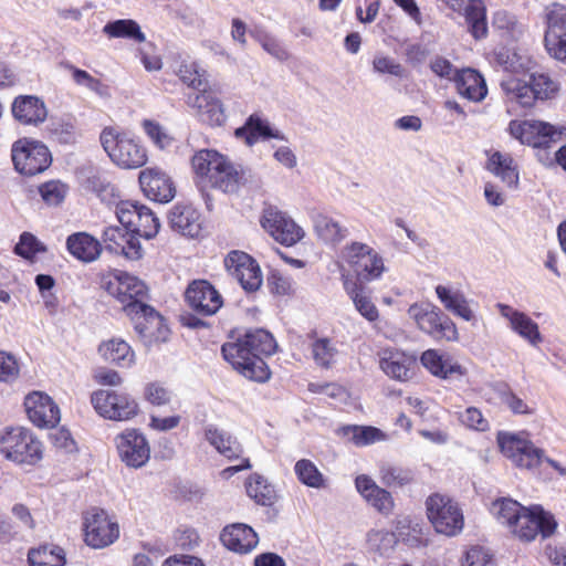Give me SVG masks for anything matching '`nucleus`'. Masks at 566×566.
Wrapping results in <instances>:
<instances>
[{
	"label": "nucleus",
	"instance_id": "nucleus-16",
	"mask_svg": "<svg viewBox=\"0 0 566 566\" xmlns=\"http://www.w3.org/2000/svg\"><path fill=\"white\" fill-rule=\"evenodd\" d=\"M127 316L146 346H154L168 340L170 331L164 317L153 306L147 304Z\"/></svg>",
	"mask_w": 566,
	"mask_h": 566
},
{
	"label": "nucleus",
	"instance_id": "nucleus-25",
	"mask_svg": "<svg viewBox=\"0 0 566 566\" xmlns=\"http://www.w3.org/2000/svg\"><path fill=\"white\" fill-rule=\"evenodd\" d=\"M416 357L399 348H385L379 353V368L391 379L408 381L412 377Z\"/></svg>",
	"mask_w": 566,
	"mask_h": 566
},
{
	"label": "nucleus",
	"instance_id": "nucleus-9",
	"mask_svg": "<svg viewBox=\"0 0 566 566\" xmlns=\"http://www.w3.org/2000/svg\"><path fill=\"white\" fill-rule=\"evenodd\" d=\"M11 158L14 169L27 177L43 172L52 164V155L48 146L40 140L27 137L12 144Z\"/></svg>",
	"mask_w": 566,
	"mask_h": 566
},
{
	"label": "nucleus",
	"instance_id": "nucleus-60",
	"mask_svg": "<svg viewBox=\"0 0 566 566\" xmlns=\"http://www.w3.org/2000/svg\"><path fill=\"white\" fill-rule=\"evenodd\" d=\"M144 205L134 201H120L116 206V217L120 224L129 232L133 231L136 218Z\"/></svg>",
	"mask_w": 566,
	"mask_h": 566
},
{
	"label": "nucleus",
	"instance_id": "nucleus-45",
	"mask_svg": "<svg viewBox=\"0 0 566 566\" xmlns=\"http://www.w3.org/2000/svg\"><path fill=\"white\" fill-rule=\"evenodd\" d=\"M311 354L318 367L329 368L336 363L338 348L333 339L319 337L311 343Z\"/></svg>",
	"mask_w": 566,
	"mask_h": 566
},
{
	"label": "nucleus",
	"instance_id": "nucleus-31",
	"mask_svg": "<svg viewBox=\"0 0 566 566\" xmlns=\"http://www.w3.org/2000/svg\"><path fill=\"white\" fill-rule=\"evenodd\" d=\"M234 134L238 138H244L249 146L254 145L259 139H286L281 130L273 128L266 119L256 114L251 115L242 127L235 129Z\"/></svg>",
	"mask_w": 566,
	"mask_h": 566
},
{
	"label": "nucleus",
	"instance_id": "nucleus-5",
	"mask_svg": "<svg viewBox=\"0 0 566 566\" xmlns=\"http://www.w3.org/2000/svg\"><path fill=\"white\" fill-rule=\"evenodd\" d=\"M407 314L420 332L433 339L459 340L457 324L433 303L416 302L408 307Z\"/></svg>",
	"mask_w": 566,
	"mask_h": 566
},
{
	"label": "nucleus",
	"instance_id": "nucleus-13",
	"mask_svg": "<svg viewBox=\"0 0 566 566\" xmlns=\"http://www.w3.org/2000/svg\"><path fill=\"white\" fill-rule=\"evenodd\" d=\"M91 402L99 416L109 420L126 421L138 413V403L125 392L101 389L92 394Z\"/></svg>",
	"mask_w": 566,
	"mask_h": 566
},
{
	"label": "nucleus",
	"instance_id": "nucleus-46",
	"mask_svg": "<svg viewBox=\"0 0 566 566\" xmlns=\"http://www.w3.org/2000/svg\"><path fill=\"white\" fill-rule=\"evenodd\" d=\"M342 432L357 447L368 446L387 438L380 429L371 426H346L342 428Z\"/></svg>",
	"mask_w": 566,
	"mask_h": 566
},
{
	"label": "nucleus",
	"instance_id": "nucleus-21",
	"mask_svg": "<svg viewBox=\"0 0 566 566\" xmlns=\"http://www.w3.org/2000/svg\"><path fill=\"white\" fill-rule=\"evenodd\" d=\"M138 181L143 193L150 200L167 203L175 198L174 181L158 167H148L139 172Z\"/></svg>",
	"mask_w": 566,
	"mask_h": 566
},
{
	"label": "nucleus",
	"instance_id": "nucleus-43",
	"mask_svg": "<svg viewBox=\"0 0 566 566\" xmlns=\"http://www.w3.org/2000/svg\"><path fill=\"white\" fill-rule=\"evenodd\" d=\"M379 479L388 488H402L413 482L415 473L409 468L382 462L379 465Z\"/></svg>",
	"mask_w": 566,
	"mask_h": 566
},
{
	"label": "nucleus",
	"instance_id": "nucleus-57",
	"mask_svg": "<svg viewBox=\"0 0 566 566\" xmlns=\"http://www.w3.org/2000/svg\"><path fill=\"white\" fill-rule=\"evenodd\" d=\"M177 74L188 86L199 88L205 82L206 71L197 62L184 61L179 65Z\"/></svg>",
	"mask_w": 566,
	"mask_h": 566
},
{
	"label": "nucleus",
	"instance_id": "nucleus-10",
	"mask_svg": "<svg viewBox=\"0 0 566 566\" xmlns=\"http://www.w3.org/2000/svg\"><path fill=\"white\" fill-rule=\"evenodd\" d=\"M106 292L116 298L126 315L139 311L148 301L146 284L127 272L118 271L105 284Z\"/></svg>",
	"mask_w": 566,
	"mask_h": 566
},
{
	"label": "nucleus",
	"instance_id": "nucleus-19",
	"mask_svg": "<svg viewBox=\"0 0 566 566\" xmlns=\"http://www.w3.org/2000/svg\"><path fill=\"white\" fill-rule=\"evenodd\" d=\"M434 292L447 312L472 325L478 323V303L474 300L468 298L463 291L455 289L451 284H438L434 287Z\"/></svg>",
	"mask_w": 566,
	"mask_h": 566
},
{
	"label": "nucleus",
	"instance_id": "nucleus-11",
	"mask_svg": "<svg viewBox=\"0 0 566 566\" xmlns=\"http://www.w3.org/2000/svg\"><path fill=\"white\" fill-rule=\"evenodd\" d=\"M223 358L245 378L264 382L270 378V369L263 358L252 354L243 337L222 345Z\"/></svg>",
	"mask_w": 566,
	"mask_h": 566
},
{
	"label": "nucleus",
	"instance_id": "nucleus-4",
	"mask_svg": "<svg viewBox=\"0 0 566 566\" xmlns=\"http://www.w3.org/2000/svg\"><path fill=\"white\" fill-rule=\"evenodd\" d=\"M497 443L501 452L521 469L535 470L546 462L560 475H566V469L557 461L545 455L543 449L537 448L522 433L500 432Z\"/></svg>",
	"mask_w": 566,
	"mask_h": 566
},
{
	"label": "nucleus",
	"instance_id": "nucleus-1",
	"mask_svg": "<svg viewBox=\"0 0 566 566\" xmlns=\"http://www.w3.org/2000/svg\"><path fill=\"white\" fill-rule=\"evenodd\" d=\"M196 186L205 192L214 188L226 193L237 192L247 182L245 170L214 149H200L191 157Z\"/></svg>",
	"mask_w": 566,
	"mask_h": 566
},
{
	"label": "nucleus",
	"instance_id": "nucleus-47",
	"mask_svg": "<svg viewBox=\"0 0 566 566\" xmlns=\"http://www.w3.org/2000/svg\"><path fill=\"white\" fill-rule=\"evenodd\" d=\"M243 338L252 354H256L258 357L270 356L276 350L275 339L268 331L261 328L250 331L245 333Z\"/></svg>",
	"mask_w": 566,
	"mask_h": 566
},
{
	"label": "nucleus",
	"instance_id": "nucleus-52",
	"mask_svg": "<svg viewBox=\"0 0 566 566\" xmlns=\"http://www.w3.org/2000/svg\"><path fill=\"white\" fill-rule=\"evenodd\" d=\"M492 27L494 30L499 31L502 36L515 38L523 32V28L516 17L503 9L494 12Z\"/></svg>",
	"mask_w": 566,
	"mask_h": 566
},
{
	"label": "nucleus",
	"instance_id": "nucleus-62",
	"mask_svg": "<svg viewBox=\"0 0 566 566\" xmlns=\"http://www.w3.org/2000/svg\"><path fill=\"white\" fill-rule=\"evenodd\" d=\"M544 46L552 59L566 64V33L544 35Z\"/></svg>",
	"mask_w": 566,
	"mask_h": 566
},
{
	"label": "nucleus",
	"instance_id": "nucleus-33",
	"mask_svg": "<svg viewBox=\"0 0 566 566\" xmlns=\"http://www.w3.org/2000/svg\"><path fill=\"white\" fill-rule=\"evenodd\" d=\"M458 93L471 101L481 102L488 94V86L484 77L473 69H463L454 76Z\"/></svg>",
	"mask_w": 566,
	"mask_h": 566
},
{
	"label": "nucleus",
	"instance_id": "nucleus-51",
	"mask_svg": "<svg viewBox=\"0 0 566 566\" xmlns=\"http://www.w3.org/2000/svg\"><path fill=\"white\" fill-rule=\"evenodd\" d=\"M159 228V219L144 205L136 218L132 233L138 234L145 239H153L157 235Z\"/></svg>",
	"mask_w": 566,
	"mask_h": 566
},
{
	"label": "nucleus",
	"instance_id": "nucleus-42",
	"mask_svg": "<svg viewBox=\"0 0 566 566\" xmlns=\"http://www.w3.org/2000/svg\"><path fill=\"white\" fill-rule=\"evenodd\" d=\"M294 473L300 483L307 488L321 490L328 485V479L310 459H301L294 464Z\"/></svg>",
	"mask_w": 566,
	"mask_h": 566
},
{
	"label": "nucleus",
	"instance_id": "nucleus-28",
	"mask_svg": "<svg viewBox=\"0 0 566 566\" xmlns=\"http://www.w3.org/2000/svg\"><path fill=\"white\" fill-rule=\"evenodd\" d=\"M355 486L363 499L377 512L389 515L395 506V501L390 492L380 488L366 474H360L355 479Z\"/></svg>",
	"mask_w": 566,
	"mask_h": 566
},
{
	"label": "nucleus",
	"instance_id": "nucleus-64",
	"mask_svg": "<svg viewBox=\"0 0 566 566\" xmlns=\"http://www.w3.org/2000/svg\"><path fill=\"white\" fill-rule=\"evenodd\" d=\"M462 566H496L493 556L481 546H473L465 553Z\"/></svg>",
	"mask_w": 566,
	"mask_h": 566
},
{
	"label": "nucleus",
	"instance_id": "nucleus-34",
	"mask_svg": "<svg viewBox=\"0 0 566 566\" xmlns=\"http://www.w3.org/2000/svg\"><path fill=\"white\" fill-rule=\"evenodd\" d=\"M66 250L76 260L91 263L98 259L102 245L97 239L86 232H75L66 238Z\"/></svg>",
	"mask_w": 566,
	"mask_h": 566
},
{
	"label": "nucleus",
	"instance_id": "nucleus-7",
	"mask_svg": "<svg viewBox=\"0 0 566 566\" xmlns=\"http://www.w3.org/2000/svg\"><path fill=\"white\" fill-rule=\"evenodd\" d=\"M510 135L521 144L539 149H546L566 139V125H553L544 120L526 119L510 122Z\"/></svg>",
	"mask_w": 566,
	"mask_h": 566
},
{
	"label": "nucleus",
	"instance_id": "nucleus-44",
	"mask_svg": "<svg viewBox=\"0 0 566 566\" xmlns=\"http://www.w3.org/2000/svg\"><path fill=\"white\" fill-rule=\"evenodd\" d=\"M523 507L517 501L503 497L494 501L490 510L499 523L511 530L518 522Z\"/></svg>",
	"mask_w": 566,
	"mask_h": 566
},
{
	"label": "nucleus",
	"instance_id": "nucleus-38",
	"mask_svg": "<svg viewBox=\"0 0 566 566\" xmlns=\"http://www.w3.org/2000/svg\"><path fill=\"white\" fill-rule=\"evenodd\" d=\"M486 168L493 175L499 177L507 187L516 188L518 186V171L511 155L502 154L500 151L491 154Z\"/></svg>",
	"mask_w": 566,
	"mask_h": 566
},
{
	"label": "nucleus",
	"instance_id": "nucleus-39",
	"mask_svg": "<svg viewBox=\"0 0 566 566\" xmlns=\"http://www.w3.org/2000/svg\"><path fill=\"white\" fill-rule=\"evenodd\" d=\"M501 88L509 102L517 103L522 107H532L536 102L532 82H524L514 76H507L501 82Z\"/></svg>",
	"mask_w": 566,
	"mask_h": 566
},
{
	"label": "nucleus",
	"instance_id": "nucleus-56",
	"mask_svg": "<svg viewBox=\"0 0 566 566\" xmlns=\"http://www.w3.org/2000/svg\"><path fill=\"white\" fill-rule=\"evenodd\" d=\"M142 127L148 139L159 149H166L171 146L174 138L169 132L154 119H144Z\"/></svg>",
	"mask_w": 566,
	"mask_h": 566
},
{
	"label": "nucleus",
	"instance_id": "nucleus-18",
	"mask_svg": "<svg viewBox=\"0 0 566 566\" xmlns=\"http://www.w3.org/2000/svg\"><path fill=\"white\" fill-rule=\"evenodd\" d=\"M224 266L245 292H255L261 287L263 282L261 269L248 253L231 251L224 259Z\"/></svg>",
	"mask_w": 566,
	"mask_h": 566
},
{
	"label": "nucleus",
	"instance_id": "nucleus-41",
	"mask_svg": "<svg viewBox=\"0 0 566 566\" xmlns=\"http://www.w3.org/2000/svg\"><path fill=\"white\" fill-rule=\"evenodd\" d=\"M464 18L470 34L475 40L488 35L486 8L482 1H471L464 9Z\"/></svg>",
	"mask_w": 566,
	"mask_h": 566
},
{
	"label": "nucleus",
	"instance_id": "nucleus-58",
	"mask_svg": "<svg viewBox=\"0 0 566 566\" xmlns=\"http://www.w3.org/2000/svg\"><path fill=\"white\" fill-rule=\"evenodd\" d=\"M62 66L71 73L73 81L77 85L85 86L99 95L105 93V85L98 78L93 77L88 72L81 70L69 62L62 63Z\"/></svg>",
	"mask_w": 566,
	"mask_h": 566
},
{
	"label": "nucleus",
	"instance_id": "nucleus-12",
	"mask_svg": "<svg viewBox=\"0 0 566 566\" xmlns=\"http://www.w3.org/2000/svg\"><path fill=\"white\" fill-rule=\"evenodd\" d=\"M84 541L93 548H104L119 537L118 523L101 509H91L83 517Z\"/></svg>",
	"mask_w": 566,
	"mask_h": 566
},
{
	"label": "nucleus",
	"instance_id": "nucleus-23",
	"mask_svg": "<svg viewBox=\"0 0 566 566\" xmlns=\"http://www.w3.org/2000/svg\"><path fill=\"white\" fill-rule=\"evenodd\" d=\"M495 306L500 315L507 321L509 327L513 333L533 347H537L543 343L539 326L531 316L509 304L497 303Z\"/></svg>",
	"mask_w": 566,
	"mask_h": 566
},
{
	"label": "nucleus",
	"instance_id": "nucleus-14",
	"mask_svg": "<svg viewBox=\"0 0 566 566\" xmlns=\"http://www.w3.org/2000/svg\"><path fill=\"white\" fill-rule=\"evenodd\" d=\"M557 528V522L551 512L545 511L541 505L523 507L516 525L511 532L523 541H533L541 534L543 538L552 536Z\"/></svg>",
	"mask_w": 566,
	"mask_h": 566
},
{
	"label": "nucleus",
	"instance_id": "nucleus-49",
	"mask_svg": "<svg viewBox=\"0 0 566 566\" xmlns=\"http://www.w3.org/2000/svg\"><path fill=\"white\" fill-rule=\"evenodd\" d=\"M248 495L258 504L271 505L275 493L273 488L261 475L254 474L249 478L245 484Z\"/></svg>",
	"mask_w": 566,
	"mask_h": 566
},
{
	"label": "nucleus",
	"instance_id": "nucleus-50",
	"mask_svg": "<svg viewBox=\"0 0 566 566\" xmlns=\"http://www.w3.org/2000/svg\"><path fill=\"white\" fill-rule=\"evenodd\" d=\"M544 23V35L566 33V7L559 3L548 6L545 9Z\"/></svg>",
	"mask_w": 566,
	"mask_h": 566
},
{
	"label": "nucleus",
	"instance_id": "nucleus-32",
	"mask_svg": "<svg viewBox=\"0 0 566 566\" xmlns=\"http://www.w3.org/2000/svg\"><path fill=\"white\" fill-rule=\"evenodd\" d=\"M343 286L352 300L355 310L368 322L373 323L379 318V311L374 304L370 293L359 282L343 276Z\"/></svg>",
	"mask_w": 566,
	"mask_h": 566
},
{
	"label": "nucleus",
	"instance_id": "nucleus-29",
	"mask_svg": "<svg viewBox=\"0 0 566 566\" xmlns=\"http://www.w3.org/2000/svg\"><path fill=\"white\" fill-rule=\"evenodd\" d=\"M220 539L224 547L238 554L252 552L259 543V537L254 530L243 523L226 526L220 534Z\"/></svg>",
	"mask_w": 566,
	"mask_h": 566
},
{
	"label": "nucleus",
	"instance_id": "nucleus-6",
	"mask_svg": "<svg viewBox=\"0 0 566 566\" xmlns=\"http://www.w3.org/2000/svg\"><path fill=\"white\" fill-rule=\"evenodd\" d=\"M424 506L428 521L438 534L454 537L463 531V510L451 496L433 493L427 497Z\"/></svg>",
	"mask_w": 566,
	"mask_h": 566
},
{
	"label": "nucleus",
	"instance_id": "nucleus-2",
	"mask_svg": "<svg viewBox=\"0 0 566 566\" xmlns=\"http://www.w3.org/2000/svg\"><path fill=\"white\" fill-rule=\"evenodd\" d=\"M44 451L40 438L25 427H9L0 431V455L19 468H39Z\"/></svg>",
	"mask_w": 566,
	"mask_h": 566
},
{
	"label": "nucleus",
	"instance_id": "nucleus-3",
	"mask_svg": "<svg viewBox=\"0 0 566 566\" xmlns=\"http://www.w3.org/2000/svg\"><path fill=\"white\" fill-rule=\"evenodd\" d=\"M99 142L109 160L120 169L142 168L148 160L147 148L142 142L117 127H105L101 132Z\"/></svg>",
	"mask_w": 566,
	"mask_h": 566
},
{
	"label": "nucleus",
	"instance_id": "nucleus-15",
	"mask_svg": "<svg viewBox=\"0 0 566 566\" xmlns=\"http://www.w3.org/2000/svg\"><path fill=\"white\" fill-rule=\"evenodd\" d=\"M260 222L275 241L285 247H293L305 237L304 229L276 208L264 209Z\"/></svg>",
	"mask_w": 566,
	"mask_h": 566
},
{
	"label": "nucleus",
	"instance_id": "nucleus-48",
	"mask_svg": "<svg viewBox=\"0 0 566 566\" xmlns=\"http://www.w3.org/2000/svg\"><path fill=\"white\" fill-rule=\"evenodd\" d=\"M28 560L31 566H64V552L59 546H42L31 549L28 554Z\"/></svg>",
	"mask_w": 566,
	"mask_h": 566
},
{
	"label": "nucleus",
	"instance_id": "nucleus-40",
	"mask_svg": "<svg viewBox=\"0 0 566 566\" xmlns=\"http://www.w3.org/2000/svg\"><path fill=\"white\" fill-rule=\"evenodd\" d=\"M103 32L109 39H126L137 43H143L146 40V35L139 24L132 19H119L107 22L103 27Z\"/></svg>",
	"mask_w": 566,
	"mask_h": 566
},
{
	"label": "nucleus",
	"instance_id": "nucleus-26",
	"mask_svg": "<svg viewBox=\"0 0 566 566\" xmlns=\"http://www.w3.org/2000/svg\"><path fill=\"white\" fill-rule=\"evenodd\" d=\"M13 118L24 126H39L48 117L44 101L35 95H19L11 105Z\"/></svg>",
	"mask_w": 566,
	"mask_h": 566
},
{
	"label": "nucleus",
	"instance_id": "nucleus-27",
	"mask_svg": "<svg viewBox=\"0 0 566 566\" xmlns=\"http://www.w3.org/2000/svg\"><path fill=\"white\" fill-rule=\"evenodd\" d=\"M421 365L434 377L450 379L463 377L467 368L455 361L450 355L440 353L438 349H427L420 356Z\"/></svg>",
	"mask_w": 566,
	"mask_h": 566
},
{
	"label": "nucleus",
	"instance_id": "nucleus-55",
	"mask_svg": "<svg viewBox=\"0 0 566 566\" xmlns=\"http://www.w3.org/2000/svg\"><path fill=\"white\" fill-rule=\"evenodd\" d=\"M14 252L23 259L32 260L36 254L46 252V245L34 234L25 231L20 234Z\"/></svg>",
	"mask_w": 566,
	"mask_h": 566
},
{
	"label": "nucleus",
	"instance_id": "nucleus-17",
	"mask_svg": "<svg viewBox=\"0 0 566 566\" xmlns=\"http://www.w3.org/2000/svg\"><path fill=\"white\" fill-rule=\"evenodd\" d=\"M114 442L120 461L128 468H142L150 459V446L138 429L124 430L115 437Z\"/></svg>",
	"mask_w": 566,
	"mask_h": 566
},
{
	"label": "nucleus",
	"instance_id": "nucleus-24",
	"mask_svg": "<svg viewBox=\"0 0 566 566\" xmlns=\"http://www.w3.org/2000/svg\"><path fill=\"white\" fill-rule=\"evenodd\" d=\"M187 105L200 122L210 126H221L227 119L222 102L210 91L189 94Z\"/></svg>",
	"mask_w": 566,
	"mask_h": 566
},
{
	"label": "nucleus",
	"instance_id": "nucleus-8",
	"mask_svg": "<svg viewBox=\"0 0 566 566\" xmlns=\"http://www.w3.org/2000/svg\"><path fill=\"white\" fill-rule=\"evenodd\" d=\"M340 258L354 271L357 279L364 282L380 280L387 271L382 255L363 242L353 241L346 244Z\"/></svg>",
	"mask_w": 566,
	"mask_h": 566
},
{
	"label": "nucleus",
	"instance_id": "nucleus-61",
	"mask_svg": "<svg viewBox=\"0 0 566 566\" xmlns=\"http://www.w3.org/2000/svg\"><path fill=\"white\" fill-rule=\"evenodd\" d=\"M459 421L468 429L484 432L489 430L490 423L482 411L476 407H468L459 413Z\"/></svg>",
	"mask_w": 566,
	"mask_h": 566
},
{
	"label": "nucleus",
	"instance_id": "nucleus-36",
	"mask_svg": "<svg viewBox=\"0 0 566 566\" xmlns=\"http://www.w3.org/2000/svg\"><path fill=\"white\" fill-rule=\"evenodd\" d=\"M313 227L317 238L327 245L335 247L348 235V229L327 214H316Z\"/></svg>",
	"mask_w": 566,
	"mask_h": 566
},
{
	"label": "nucleus",
	"instance_id": "nucleus-54",
	"mask_svg": "<svg viewBox=\"0 0 566 566\" xmlns=\"http://www.w3.org/2000/svg\"><path fill=\"white\" fill-rule=\"evenodd\" d=\"M531 82L536 101H547L555 98L559 92V83L544 73L531 75Z\"/></svg>",
	"mask_w": 566,
	"mask_h": 566
},
{
	"label": "nucleus",
	"instance_id": "nucleus-22",
	"mask_svg": "<svg viewBox=\"0 0 566 566\" xmlns=\"http://www.w3.org/2000/svg\"><path fill=\"white\" fill-rule=\"evenodd\" d=\"M186 301L191 310L203 316L216 314L223 304L222 296L208 281H193L186 291Z\"/></svg>",
	"mask_w": 566,
	"mask_h": 566
},
{
	"label": "nucleus",
	"instance_id": "nucleus-37",
	"mask_svg": "<svg viewBox=\"0 0 566 566\" xmlns=\"http://www.w3.org/2000/svg\"><path fill=\"white\" fill-rule=\"evenodd\" d=\"M98 353L104 360L119 367H130L135 363V353L130 345L122 338H112L98 346Z\"/></svg>",
	"mask_w": 566,
	"mask_h": 566
},
{
	"label": "nucleus",
	"instance_id": "nucleus-20",
	"mask_svg": "<svg viewBox=\"0 0 566 566\" xmlns=\"http://www.w3.org/2000/svg\"><path fill=\"white\" fill-rule=\"evenodd\" d=\"M29 420L38 428H53L61 420L59 406L43 391H32L24 398Z\"/></svg>",
	"mask_w": 566,
	"mask_h": 566
},
{
	"label": "nucleus",
	"instance_id": "nucleus-53",
	"mask_svg": "<svg viewBox=\"0 0 566 566\" xmlns=\"http://www.w3.org/2000/svg\"><path fill=\"white\" fill-rule=\"evenodd\" d=\"M251 36L263 48L265 52L276 60L286 61L290 57V54L283 44L269 32L255 29L251 31Z\"/></svg>",
	"mask_w": 566,
	"mask_h": 566
},
{
	"label": "nucleus",
	"instance_id": "nucleus-59",
	"mask_svg": "<svg viewBox=\"0 0 566 566\" xmlns=\"http://www.w3.org/2000/svg\"><path fill=\"white\" fill-rule=\"evenodd\" d=\"M39 192L48 205L59 206L67 193V186L59 180H50L39 187Z\"/></svg>",
	"mask_w": 566,
	"mask_h": 566
},
{
	"label": "nucleus",
	"instance_id": "nucleus-30",
	"mask_svg": "<svg viewBox=\"0 0 566 566\" xmlns=\"http://www.w3.org/2000/svg\"><path fill=\"white\" fill-rule=\"evenodd\" d=\"M171 229L189 238H198L201 233L199 211L191 205H176L169 213Z\"/></svg>",
	"mask_w": 566,
	"mask_h": 566
},
{
	"label": "nucleus",
	"instance_id": "nucleus-35",
	"mask_svg": "<svg viewBox=\"0 0 566 566\" xmlns=\"http://www.w3.org/2000/svg\"><path fill=\"white\" fill-rule=\"evenodd\" d=\"M203 434L209 444L227 459H237L242 453V447L238 440L214 424L206 426Z\"/></svg>",
	"mask_w": 566,
	"mask_h": 566
},
{
	"label": "nucleus",
	"instance_id": "nucleus-63",
	"mask_svg": "<svg viewBox=\"0 0 566 566\" xmlns=\"http://www.w3.org/2000/svg\"><path fill=\"white\" fill-rule=\"evenodd\" d=\"M20 374V366L17 358L3 350H0V382H13Z\"/></svg>",
	"mask_w": 566,
	"mask_h": 566
}]
</instances>
